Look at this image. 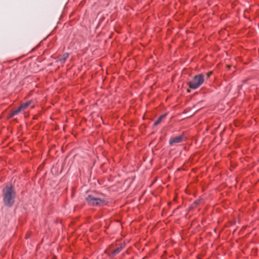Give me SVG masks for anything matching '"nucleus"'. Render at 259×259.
<instances>
[{
    "mask_svg": "<svg viewBox=\"0 0 259 259\" xmlns=\"http://www.w3.org/2000/svg\"><path fill=\"white\" fill-rule=\"evenodd\" d=\"M16 195L15 187L11 184H7L2 190L4 204L8 207H12L15 202Z\"/></svg>",
    "mask_w": 259,
    "mask_h": 259,
    "instance_id": "nucleus-1",
    "label": "nucleus"
},
{
    "mask_svg": "<svg viewBox=\"0 0 259 259\" xmlns=\"http://www.w3.org/2000/svg\"><path fill=\"white\" fill-rule=\"evenodd\" d=\"M88 204L91 206H103L107 205L108 201L106 199L96 197L93 195H88L85 198Z\"/></svg>",
    "mask_w": 259,
    "mask_h": 259,
    "instance_id": "nucleus-2",
    "label": "nucleus"
},
{
    "mask_svg": "<svg viewBox=\"0 0 259 259\" xmlns=\"http://www.w3.org/2000/svg\"><path fill=\"white\" fill-rule=\"evenodd\" d=\"M204 81V76L202 73L195 75L192 79L187 84L189 87L193 90H196L200 87Z\"/></svg>",
    "mask_w": 259,
    "mask_h": 259,
    "instance_id": "nucleus-3",
    "label": "nucleus"
},
{
    "mask_svg": "<svg viewBox=\"0 0 259 259\" xmlns=\"http://www.w3.org/2000/svg\"><path fill=\"white\" fill-rule=\"evenodd\" d=\"M187 138L185 135L184 132L180 136L171 138L169 141V144L170 146H172L175 144L180 143L186 141Z\"/></svg>",
    "mask_w": 259,
    "mask_h": 259,
    "instance_id": "nucleus-4",
    "label": "nucleus"
},
{
    "mask_svg": "<svg viewBox=\"0 0 259 259\" xmlns=\"http://www.w3.org/2000/svg\"><path fill=\"white\" fill-rule=\"evenodd\" d=\"M125 243H123L120 245V246L118 247L115 250L112 251L110 256L111 257H113L115 256L116 254H118L124 247H125Z\"/></svg>",
    "mask_w": 259,
    "mask_h": 259,
    "instance_id": "nucleus-5",
    "label": "nucleus"
},
{
    "mask_svg": "<svg viewBox=\"0 0 259 259\" xmlns=\"http://www.w3.org/2000/svg\"><path fill=\"white\" fill-rule=\"evenodd\" d=\"M69 56V54L68 53H65L62 56L59 57L57 62L63 64L65 62Z\"/></svg>",
    "mask_w": 259,
    "mask_h": 259,
    "instance_id": "nucleus-6",
    "label": "nucleus"
},
{
    "mask_svg": "<svg viewBox=\"0 0 259 259\" xmlns=\"http://www.w3.org/2000/svg\"><path fill=\"white\" fill-rule=\"evenodd\" d=\"M166 115H167V113H165L162 114V115H161L160 116H159L158 117V118L157 119V120L154 122V126H157L159 124H160V122H161L162 120L164 118H165L166 117Z\"/></svg>",
    "mask_w": 259,
    "mask_h": 259,
    "instance_id": "nucleus-7",
    "label": "nucleus"
},
{
    "mask_svg": "<svg viewBox=\"0 0 259 259\" xmlns=\"http://www.w3.org/2000/svg\"><path fill=\"white\" fill-rule=\"evenodd\" d=\"M32 102V100H30V101L26 102L25 103L21 104L20 105V106L22 109V110L23 111H24L25 110H26L27 108V107L29 106H30Z\"/></svg>",
    "mask_w": 259,
    "mask_h": 259,
    "instance_id": "nucleus-8",
    "label": "nucleus"
},
{
    "mask_svg": "<svg viewBox=\"0 0 259 259\" xmlns=\"http://www.w3.org/2000/svg\"><path fill=\"white\" fill-rule=\"evenodd\" d=\"M202 201V199H199L195 200L190 206V209H195L196 208L198 205L200 204L201 201Z\"/></svg>",
    "mask_w": 259,
    "mask_h": 259,
    "instance_id": "nucleus-9",
    "label": "nucleus"
},
{
    "mask_svg": "<svg viewBox=\"0 0 259 259\" xmlns=\"http://www.w3.org/2000/svg\"><path fill=\"white\" fill-rule=\"evenodd\" d=\"M16 110L18 114L20 113L22 111H23L20 106L16 109Z\"/></svg>",
    "mask_w": 259,
    "mask_h": 259,
    "instance_id": "nucleus-10",
    "label": "nucleus"
},
{
    "mask_svg": "<svg viewBox=\"0 0 259 259\" xmlns=\"http://www.w3.org/2000/svg\"><path fill=\"white\" fill-rule=\"evenodd\" d=\"M16 110L18 114L20 113L22 111H23L20 106L16 109Z\"/></svg>",
    "mask_w": 259,
    "mask_h": 259,
    "instance_id": "nucleus-11",
    "label": "nucleus"
},
{
    "mask_svg": "<svg viewBox=\"0 0 259 259\" xmlns=\"http://www.w3.org/2000/svg\"><path fill=\"white\" fill-rule=\"evenodd\" d=\"M14 115L13 114V113L12 112V111L8 114V118H12Z\"/></svg>",
    "mask_w": 259,
    "mask_h": 259,
    "instance_id": "nucleus-12",
    "label": "nucleus"
},
{
    "mask_svg": "<svg viewBox=\"0 0 259 259\" xmlns=\"http://www.w3.org/2000/svg\"><path fill=\"white\" fill-rule=\"evenodd\" d=\"M212 74V71H209L208 72H207L206 73V75H207V78H209Z\"/></svg>",
    "mask_w": 259,
    "mask_h": 259,
    "instance_id": "nucleus-13",
    "label": "nucleus"
},
{
    "mask_svg": "<svg viewBox=\"0 0 259 259\" xmlns=\"http://www.w3.org/2000/svg\"><path fill=\"white\" fill-rule=\"evenodd\" d=\"M12 112L13 113V114L15 115L18 114L16 111V110H13Z\"/></svg>",
    "mask_w": 259,
    "mask_h": 259,
    "instance_id": "nucleus-14",
    "label": "nucleus"
},
{
    "mask_svg": "<svg viewBox=\"0 0 259 259\" xmlns=\"http://www.w3.org/2000/svg\"><path fill=\"white\" fill-rule=\"evenodd\" d=\"M29 235L27 234V235H26L25 238L27 239V238H29Z\"/></svg>",
    "mask_w": 259,
    "mask_h": 259,
    "instance_id": "nucleus-15",
    "label": "nucleus"
},
{
    "mask_svg": "<svg viewBox=\"0 0 259 259\" xmlns=\"http://www.w3.org/2000/svg\"><path fill=\"white\" fill-rule=\"evenodd\" d=\"M37 116H35L34 117H33V119H37Z\"/></svg>",
    "mask_w": 259,
    "mask_h": 259,
    "instance_id": "nucleus-16",
    "label": "nucleus"
},
{
    "mask_svg": "<svg viewBox=\"0 0 259 259\" xmlns=\"http://www.w3.org/2000/svg\"><path fill=\"white\" fill-rule=\"evenodd\" d=\"M187 92H190V91L189 89H188V90H187Z\"/></svg>",
    "mask_w": 259,
    "mask_h": 259,
    "instance_id": "nucleus-17",
    "label": "nucleus"
}]
</instances>
